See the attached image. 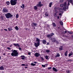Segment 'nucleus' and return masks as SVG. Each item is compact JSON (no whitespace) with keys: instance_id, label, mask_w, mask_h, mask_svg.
Masks as SVG:
<instances>
[{"instance_id":"nucleus-38","label":"nucleus","mask_w":73,"mask_h":73,"mask_svg":"<svg viewBox=\"0 0 73 73\" xmlns=\"http://www.w3.org/2000/svg\"><path fill=\"white\" fill-rule=\"evenodd\" d=\"M64 1L63 0H60V3H62Z\"/></svg>"},{"instance_id":"nucleus-4","label":"nucleus","mask_w":73,"mask_h":73,"mask_svg":"<svg viewBox=\"0 0 73 73\" xmlns=\"http://www.w3.org/2000/svg\"><path fill=\"white\" fill-rule=\"evenodd\" d=\"M5 16L7 19H9L13 16V15H12L10 13H8L5 14Z\"/></svg>"},{"instance_id":"nucleus-47","label":"nucleus","mask_w":73,"mask_h":73,"mask_svg":"<svg viewBox=\"0 0 73 73\" xmlns=\"http://www.w3.org/2000/svg\"><path fill=\"white\" fill-rule=\"evenodd\" d=\"M51 67H50L48 68V69H51Z\"/></svg>"},{"instance_id":"nucleus-53","label":"nucleus","mask_w":73,"mask_h":73,"mask_svg":"<svg viewBox=\"0 0 73 73\" xmlns=\"http://www.w3.org/2000/svg\"><path fill=\"white\" fill-rule=\"evenodd\" d=\"M25 66H28V64H25Z\"/></svg>"},{"instance_id":"nucleus-57","label":"nucleus","mask_w":73,"mask_h":73,"mask_svg":"<svg viewBox=\"0 0 73 73\" xmlns=\"http://www.w3.org/2000/svg\"><path fill=\"white\" fill-rule=\"evenodd\" d=\"M3 55L4 56H5V53H4L3 54Z\"/></svg>"},{"instance_id":"nucleus-29","label":"nucleus","mask_w":73,"mask_h":73,"mask_svg":"<svg viewBox=\"0 0 73 73\" xmlns=\"http://www.w3.org/2000/svg\"><path fill=\"white\" fill-rule=\"evenodd\" d=\"M45 15L46 16H48V14L47 13H45Z\"/></svg>"},{"instance_id":"nucleus-64","label":"nucleus","mask_w":73,"mask_h":73,"mask_svg":"<svg viewBox=\"0 0 73 73\" xmlns=\"http://www.w3.org/2000/svg\"><path fill=\"white\" fill-rule=\"evenodd\" d=\"M34 29H35V27H34Z\"/></svg>"},{"instance_id":"nucleus-22","label":"nucleus","mask_w":73,"mask_h":73,"mask_svg":"<svg viewBox=\"0 0 73 73\" xmlns=\"http://www.w3.org/2000/svg\"><path fill=\"white\" fill-rule=\"evenodd\" d=\"M34 9L35 10H37V7L36 6H35L34 8Z\"/></svg>"},{"instance_id":"nucleus-40","label":"nucleus","mask_w":73,"mask_h":73,"mask_svg":"<svg viewBox=\"0 0 73 73\" xmlns=\"http://www.w3.org/2000/svg\"><path fill=\"white\" fill-rule=\"evenodd\" d=\"M40 58L42 60H44V58H43L41 57Z\"/></svg>"},{"instance_id":"nucleus-34","label":"nucleus","mask_w":73,"mask_h":73,"mask_svg":"<svg viewBox=\"0 0 73 73\" xmlns=\"http://www.w3.org/2000/svg\"><path fill=\"white\" fill-rule=\"evenodd\" d=\"M66 72L67 73H69L70 72V71L69 70H67L66 71Z\"/></svg>"},{"instance_id":"nucleus-48","label":"nucleus","mask_w":73,"mask_h":73,"mask_svg":"<svg viewBox=\"0 0 73 73\" xmlns=\"http://www.w3.org/2000/svg\"><path fill=\"white\" fill-rule=\"evenodd\" d=\"M1 19H3V16H1Z\"/></svg>"},{"instance_id":"nucleus-54","label":"nucleus","mask_w":73,"mask_h":73,"mask_svg":"<svg viewBox=\"0 0 73 73\" xmlns=\"http://www.w3.org/2000/svg\"><path fill=\"white\" fill-rule=\"evenodd\" d=\"M64 32L65 33H67V31H65Z\"/></svg>"},{"instance_id":"nucleus-26","label":"nucleus","mask_w":73,"mask_h":73,"mask_svg":"<svg viewBox=\"0 0 73 73\" xmlns=\"http://www.w3.org/2000/svg\"><path fill=\"white\" fill-rule=\"evenodd\" d=\"M6 4L8 5H9V4H10V3L9 1H7L6 2Z\"/></svg>"},{"instance_id":"nucleus-31","label":"nucleus","mask_w":73,"mask_h":73,"mask_svg":"<svg viewBox=\"0 0 73 73\" xmlns=\"http://www.w3.org/2000/svg\"><path fill=\"white\" fill-rule=\"evenodd\" d=\"M68 32L69 34H72V33H73L72 32H71L70 31H68Z\"/></svg>"},{"instance_id":"nucleus-9","label":"nucleus","mask_w":73,"mask_h":73,"mask_svg":"<svg viewBox=\"0 0 73 73\" xmlns=\"http://www.w3.org/2000/svg\"><path fill=\"white\" fill-rule=\"evenodd\" d=\"M34 56H35V57H39V56H40V54L36 52L34 54Z\"/></svg>"},{"instance_id":"nucleus-37","label":"nucleus","mask_w":73,"mask_h":73,"mask_svg":"<svg viewBox=\"0 0 73 73\" xmlns=\"http://www.w3.org/2000/svg\"><path fill=\"white\" fill-rule=\"evenodd\" d=\"M59 50H62V48H59Z\"/></svg>"},{"instance_id":"nucleus-10","label":"nucleus","mask_w":73,"mask_h":73,"mask_svg":"<svg viewBox=\"0 0 73 73\" xmlns=\"http://www.w3.org/2000/svg\"><path fill=\"white\" fill-rule=\"evenodd\" d=\"M34 45L35 47H38L39 45H40V43H35Z\"/></svg>"},{"instance_id":"nucleus-13","label":"nucleus","mask_w":73,"mask_h":73,"mask_svg":"<svg viewBox=\"0 0 73 73\" xmlns=\"http://www.w3.org/2000/svg\"><path fill=\"white\" fill-rule=\"evenodd\" d=\"M36 41H37L38 42H37V43H38L39 44H40V39L37 38H36Z\"/></svg>"},{"instance_id":"nucleus-19","label":"nucleus","mask_w":73,"mask_h":73,"mask_svg":"<svg viewBox=\"0 0 73 73\" xmlns=\"http://www.w3.org/2000/svg\"><path fill=\"white\" fill-rule=\"evenodd\" d=\"M55 56L56 57H60V55L58 53Z\"/></svg>"},{"instance_id":"nucleus-50","label":"nucleus","mask_w":73,"mask_h":73,"mask_svg":"<svg viewBox=\"0 0 73 73\" xmlns=\"http://www.w3.org/2000/svg\"><path fill=\"white\" fill-rule=\"evenodd\" d=\"M68 61H72V60H68Z\"/></svg>"},{"instance_id":"nucleus-60","label":"nucleus","mask_w":73,"mask_h":73,"mask_svg":"<svg viewBox=\"0 0 73 73\" xmlns=\"http://www.w3.org/2000/svg\"><path fill=\"white\" fill-rule=\"evenodd\" d=\"M55 12H56V13H57V11H55Z\"/></svg>"},{"instance_id":"nucleus-1","label":"nucleus","mask_w":73,"mask_h":73,"mask_svg":"<svg viewBox=\"0 0 73 73\" xmlns=\"http://www.w3.org/2000/svg\"><path fill=\"white\" fill-rule=\"evenodd\" d=\"M60 6L61 7H63V9L65 11H66V9H68V6L66 5V2L64 3L63 4H61Z\"/></svg>"},{"instance_id":"nucleus-36","label":"nucleus","mask_w":73,"mask_h":73,"mask_svg":"<svg viewBox=\"0 0 73 73\" xmlns=\"http://www.w3.org/2000/svg\"><path fill=\"white\" fill-rule=\"evenodd\" d=\"M49 26L48 25H46V28H49Z\"/></svg>"},{"instance_id":"nucleus-14","label":"nucleus","mask_w":73,"mask_h":73,"mask_svg":"<svg viewBox=\"0 0 73 73\" xmlns=\"http://www.w3.org/2000/svg\"><path fill=\"white\" fill-rule=\"evenodd\" d=\"M42 42L44 44H46V41L45 40H42Z\"/></svg>"},{"instance_id":"nucleus-44","label":"nucleus","mask_w":73,"mask_h":73,"mask_svg":"<svg viewBox=\"0 0 73 73\" xmlns=\"http://www.w3.org/2000/svg\"><path fill=\"white\" fill-rule=\"evenodd\" d=\"M42 67H45V65H42Z\"/></svg>"},{"instance_id":"nucleus-39","label":"nucleus","mask_w":73,"mask_h":73,"mask_svg":"<svg viewBox=\"0 0 73 73\" xmlns=\"http://www.w3.org/2000/svg\"><path fill=\"white\" fill-rule=\"evenodd\" d=\"M54 16L55 17H57V15H56V13H55L54 14Z\"/></svg>"},{"instance_id":"nucleus-46","label":"nucleus","mask_w":73,"mask_h":73,"mask_svg":"<svg viewBox=\"0 0 73 73\" xmlns=\"http://www.w3.org/2000/svg\"><path fill=\"white\" fill-rule=\"evenodd\" d=\"M46 45H49V42H48L47 43V44H46Z\"/></svg>"},{"instance_id":"nucleus-5","label":"nucleus","mask_w":73,"mask_h":73,"mask_svg":"<svg viewBox=\"0 0 73 73\" xmlns=\"http://www.w3.org/2000/svg\"><path fill=\"white\" fill-rule=\"evenodd\" d=\"M54 34L52 33L51 34V35H48L46 36V37L48 38H51L53 36V35H54Z\"/></svg>"},{"instance_id":"nucleus-63","label":"nucleus","mask_w":73,"mask_h":73,"mask_svg":"<svg viewBox=\"0 0 73 73\" xmlns=\"http://www.w3.org/2000/svg\"><path fill=\"white\" fill-rule=\"evenodd\" d=\"M1 57L0 56V60L1 59Z\"/></svg>"},{"instance_id":"nucleus-58","label":"nucleus","mask_w":73,"mask_h":73,"mask_svg":"<svg viewBox=\"0 0 73 73\" xmlns=\"http://www.w3.org/2000/svg\"><path fill=\"white\" fill-rule=\"evenodd\" d=\"M21 8H22V9H23V6H21Z\"/></svg>"},{"instance_id":"nucleus-18","label":"nucleus","mask_w":73,"mask_h":73,"mask_svg":"<svg viewBox=\"0 0 73 73\" xmlns=\"http://www.w3.org/2000/svg\"><path fill=\"white\" fill-rule=\"evenodd\" d=\"M71 53H72L69 54H68L69 57H70V56H72V55H73V52H71Z\"/></svg>"},{"instance_id":"nucleus-8","label":"nucleus","mask_w":73,"mask_h":73,"mask_svg":"<svg viewBox=\"0 0 73 73\" xmlns=\"http://www.w3.org/2000/svg\"><path fill=\"white\" fill-rule=\"evenodd\" d=\"M69 2H70V3L72 4V5H73V1H72V0H70L69 1H68V5H69Z\"/></svg>"},{"instance_id":"nucleus-41","label":"nucleus","mask_w":73,"mask_h":73,"mask_svg":"<svg viewBox=\"0 0 73 73\" xmlns=\"http://www.w3.org/2000/svg\"><path fill=\"white\" fill-rule=\"evenodd\" d=\"M7 49H9V50H11V48L9 47H7Z\"/></svg>"},{"instance_id":"nucleus-27","label":"nucleus","mask_w":73,"mask_h":73,"mask_svg":"<svg viewBox=\"0 0 73 73\" xmlns=\"http://www.w3.org/2000/svg\"><path fill=\"white\" fill-rule=\"evenodd\" d=\"M31 65H32V66H35V65H36V64H33V63H31Z\"/></svg>"},{"instance_id":"nucleus-33","label":"nucleus","mask_w":73,"mask_h":73,"mask_svg":"<svg viewBox=\"0 0 73 73\" xmlns=\"http://www.w3.org/2000/svg\"><path fill=\"white\" fill-rule=\"evenodd\" d=\"M22 6L23 7V9H24V7H25V6L24 5V4H23L22 5Z\"/></svg>"},{"instance_id":"nucleus-55","label":"nucleus","mask_w":73,"mask_h":73,"mask_svg":"<svg viewBox=\"0 0 73 73\" xmlns=\"http://www.w3.org/2000/svg\"><path fill=\"white\" fill-rule=\"evenodd\" d=\"M61 15H62L61 13H59V15L60 16H61Z\"/></svg>"},{"instance_id":"nucleus-17","label":"nucleus","mask_w":73,"mask_h":73,"mask_svg":"<svg viewBox=\"0 0 73 73\" xmlns=\"http://www.w3.org/2000/svg\"><path fill=\"white\" fill-rule=\"evenodd\" d=\"M8 29L9 31H11V30H13V29H12V28L11 27H9L8 28Z\"/></svg>"},{"instance_id":"nucleus-2","label":"nucleus","mask_w":73,"mask_h":73,"mask_svg":"<svg viewBox=\"0 0 73 73\" xmlns=\"http://www.w3.org/2000/svg\"><path fill=\"white\" fill-rule=\"evenodd\" d=\"M12 52H12L11 54L12 56H14L15 57V56L17 57L18 56V54H19V53L17 52V50H14Z\"/></svg>"},{"instance_id":"nucleus-7","label":"nucleus","mask_w":73,"mask_h":73,"mask_svg":"<svg viewBox=\"0 0 73 73\" xmlns=\"http://www.w3.org/2000/svg\"><path fill=\"white\" fill-rule=\"evenodd\" d=\"M38 3V4L36 5V6H37V7H40L43 5L41 4V3L40 1Z\"/></svg>"},{"instance_id":"nucleus-20","label":"nucleus","mask_w":73,"mask_h":73,"mask_svg":"<svg viewBox=\"0 0 73 73\" xmlns=\"http://www.w3.org/2000/svg\"><path fill=\"white\" fill-rule=\"evenodd\" d=\"M32 25H33L34 26H35V27H36L37 26V24L36 23H32Z\"/></svg>"},{"instance_id":"nucleus-49","label":"nucleus","mask_w":73,"mask_h":73,"mask_svg":"<svg viewBox=\"0 0 73 73\" xmlns=\"http://www.w3.org/2000/svg\"><path fill=\"white\" fill-rule=\"evenodd\" d=\"M4 30H5V31H7V29H4Z\"/></svg>"},{"instance_id":"nucleus-52","label":"nucleus","mask_w":73,"mask_h":73,"mask_svg":"<svg viewBox=\"0 0 73 73\" xmlns=\"http://www.w3.org/2000/svg\"><path fill=\"white\" fill-rule=\"evenodd\" d=\"M54 42H57V41H56V40H54Z\"/></svg>"},{"instance_id":"nucleus-56","label":"nucleus","mask_w":73,"mask_h":73,"mask_svg":"<svg viewBox=\"0 0 73 73\" xmlns=\"http://www.w3.org/2000/svg\"><path fill=\"white\" fill-rule=\"evenodd\" d=\"M59 16L57 17L58 19H59Z\"/></svg>"},{"instance_id":"nucleus-59","label":"nucleus","mask_w":73,"mask_h":73,"mask_svg":"<svg viewBox=\"0 0 73 73\" xmlns=\"http://www.w3.org/2000/svg\"><path fill=\"white\" fill-rule=\"evenodd\" d=\"M25 68L26 69H27V68H28V67H25Z\"/></svg>"},{"instance_id":"nucleus-6","label":"nucleus","mask_w":73,"mask_h":73,"mask_svg":"<svg viewBox=\"0 0 73 73\" xmlns=\"http://www.w3.org/2000/svg\"><path fill=\"white\" fill-rule=\"evenodd\" d=\"M3 13H5V12L7 13L8 12V10L5 8H4L3 9Z\"/></svg>"},{"instance_id":"nucleus-3","label":"nucleus","mask_w":73,"mask_h":73,"mask_svg":"<svg viewBox=\"0 0 73 73\" xmlns=\"http://www.w3.org/2000/svg\"><path fill=\"white\" fill-rule=\"evenodd\" d=\"M17 0H11L10 1V4L11 5H15L17 3Z\"/></svg>"},{"instance_id":"nucleus-42","label":"nucleus","mask_w":73,"mask_h":73,"mask_svg":"<svg viewBox=\"0 0 73 73\" xmlns=\"http://www.w3.org/2000/svg\"><path fill=\"white\" fill-rule=\"evenodd\" d=\"M45 58L46 59H48V56H46L45 57Z\"/></svg>"},{"instance_id":"nucleus-30","label":"nucleus","mask_w":73,"mask_h":73,"mask_svg":"<svg viewBox=\"0 0 73 73\" xmlns=\"http://www.w3.org/2000/svg\"><path fill=\"white\" fill-rule=\"evenodd\" d=\"M60 25H63V22H62V21H61L60 22Z\"/></svg>"},{"instance_id":"nucleus-62","label":"nucleus","mask_w":73,"mask_h":73,"mask_svg":"<svg viewBox=\"0 0 73 73\" xmlns=\"http://www.w3.org/2000/svg\"><path fill=\"white\" fill-rule=\"evenodd\" d=\"M12 46H11V45H10V47H11Z\"/></svg>"},{"instance_id":"nucleus-12","label":"nucleus","mask_w":73,"mask_h":73,"mask_svg":"<svg viewBox=\"0 0 73 73\" xmlns=\"http://www.w3.org/2000/svg\"><path fill=\"white\" fill-rule=\"evenodd\" d=\"M52 70L54 72H58V70H57L56 68L53 67L52 68Z\"/></svg>"},{"instance_id":"nucleus-11","label":"nucleus","mask_w":73,"mask_h":73,"mask_svg":"<svg viewBox=\"0 0 73 73\" xmlns=\"http://www.w3.org/2000/svg\"><path fill=\"white\" fill-rule=\"evenodd\" d=\"M14 46H17L18 47H20V44H19L17 43V44H15L14 43L13 44Z\"/></svg>"},{"instance_id":"nucleus-15","label":"nucleus","mask_w":73,"mask_h":73,"mask_svg":"<svg viewBox=\"0 0 73 73\" xmlns=\"http://www.w3.org/2000/svg\"><path fill=\"white\" fill-rule=\"evenodd\" d=\"M4 69V67L3 66H1L0 67V70H3Z\"/></svg>"},{"instance_id":"nucleus-28","label":"nucleus","mask_w":73,"mask_h":73,"mask_svg":"<svg viewBox=\"0 0 73 73\" xmlns=\"http://www.w3.org/2000/svg\"><path fill=\"white\" fill-rule=\"evenodd\" d=\"M52 25L53 26H54V27H55L56 26V24L54 23H52Z\"/></svg>"},{"instance_id":"nucleus-24","label":"nucleus","mask_w":73,"mask_h":73,"mask_svg":"<svg viewBox=\"0 0 73 73\" xmlns=\"http://www.w3.org/2000/svg\"><path fill=\"white\" fill-rule=\"evenodd\" d=\"M46 52H47V53H49V52H50V50H46Z\"/></svg>"},{"instance_id":"nucleus-16","label":"nucleus","mask_w":73,"mask_h":73,"mask_svg":"<svg viewBox=\"0 0 73 73\" xmlns=\"http://www.w3.org/2000/svg\"><path fill=\"white\" fill-rule=\"evenodd\" d=\"M21 57H22V60H24L25 59V56H21Z\"/></svg>"},{"instance_id":"nucleus-45","label":"nucleus","mask_w":73,"mask_h":73,"mask_svg":"<svg viewBox=\"0 0 73 73\" xmlns=\"http://www.w3.org/2000/svg\"><path fill=\"white\" fill-rule=\"evenodd\" d=\"M28 55H31V52H28Z\"/></svg>"},{"instance_id":"nucleus-61","label":"nucleus","mask_w":73,"mask_h":73,"mask_svg":"<svg viewBox=\"0 0 73 73\" xmlns=\"http://www.w3.org/2000/svg\"><path fill=\"white\" fill-rule=\"evenodd\" d=\"M63 33H64V31H63Z\"/></svg>"},{"instance_id":"nucleus-21","label":"nucleus","mask_w":73,"mask_h":73,"mask_svg":"<svg viewBox=\"0 0 73 73\" xmlns=\"http://www.w3.org/2000/svg\"><path fill=\"white\" fill-rule=\"evenodd\" d=\"M15 29L17 31H18L19 29V28H18V27L17 26H15Z\"/></svg>"},{"instance_id":"nucleus-51","label":"nucleus","mask_w":73,"mask_h":73,"mask_svg":"<svg viewBox=\"0 0 73 73\" xmlns=\"http://www.w3.org/2000/svg\"><path fill=\"white\" fill-rule=\"evenodd\" d=\"M34 63H35V64H37V62H34Z\"/></svg>"},{"instance_id":"nucleus-32","label":"nucleus","mask_w":73,"mask_h":73,"mask_svg":"<svg viewBox=\"0 0 73 73\" xmlns=\"http://www.w3.org/2000/svg\"><path fill=\"white\" fill-rule=\"evenodd\" d=\"M18 17H19V15H18V14H17L16 15V18H18Z\"/></svg>"},{"instance_id":"nucleus-35","label":"nucleus","mask_w":73,"mask_h":73,"mask_svg":"<svg viewBox=\"0 0 73 73\" xmlns=\"http://www.w3.org/2000/svg\"><path fill=\"white\" fill-rule=\"evenodd\" d=\"M25 66V64H22L21 65V66Z\"/></svg>"},{"instance_id":"nucleus-43","label":"nucleus","mask_w":73,"mask_h":73,"mask_svg":"<svg viewBox=\"0 0 73 73\" xmlns=\"http://www.w3.org/2000/svg\"><path fill=\"white\" fill-rule=\"evenodd\" d=\"M19 50H21V48L20 47H19Z\"/></svg>"},{"instance_id":"nucleus-23","label":"nucleus","mask_w":73,"mask_h":73,"mask_svg":"<svg viewBox=\"0 0 73 73\" xmlns=\"http://www.w3.org/2000/svg\"><path fill=\"white\" fill-rule=\"evenodd\" d=\"M52 2L50 3L49 4V7H51V6H52Z\"/></svg>"},{"instance_id":"nucleus-25","label":"nucleus","mask_w":73,"mask_h":73,"mask_svg":"<svg viewBox=\"0 0 73 73\" xmlns=\"http://www.w3.org/2000/svg\"><path fill=\"white\" fill-rule=\"evenodd\" d=\"M67 52H68V51H66L64 54V55L65 56H67Z\"/></svg>"}]
</instances>
